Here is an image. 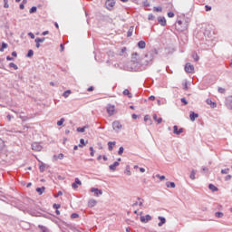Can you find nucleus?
<instances>
[{
	"label": "nucleus",
	"mask_w": 232,
	"mask_h": 232,
	"mask_svg": "<svg viewBox=\"0 0 232 232\" xmlns=\"http://www.w3.org/2000/svg\"><path fill=\"white\" fill-rule=\"evenodd\" d=\"M159 55V51L157 49H153L149 51L145 55L144 58L142 59V64L148 65L150 64V63L153 62L155 59V56Z\"/></svg>",
	"instance_id": "obj_1"
},
{
	"label": "nucleus",
	"mask_w": 232,
	"mask_h": 232,
	"mask_svg": "<svg viewBox=\"0 0 232 232\" xmlns=\"http://www.w3.org/2000/svg\"><path fill=\"white\" fill-rule=\"evenodd\" d=\"M129 72H139V63L131 61L128 63Z\"/></svg>",
	"instance_id": "obj_2"
},
{
	"label": "nucleus",
	"mask_w": 232,
	"mask_h": 232,
	"mask_svg": "<svg viewBox=\"0 0 232 232\" xmlns=\"http://www.w3.org/2000/svg\"><path fill=\"white\" fill-rule=\"evenodd\" d=\"M112 130L115 131V133H119L122 130V124H121V121H114L112 122Z\"/></svg>",
	"instance_id": "obj_3"
},
{
	"label": "nucleus",
	"mask_w": 232,
	"mask_h": 232,
	"mask_svg": "<svg viewBox=\"0 0 232 232\" xmlns=\"http://www.w3.org/2000/svg\"><path fill=\"white\" fill-rule=\"evenodd\" d=\"M32 150L34 151H41V150H43V146L39 142H34L32 143Z\"/></svg>",
	"instance_id": "obj_4"
},
{
	"label": "nucleus",
	"mask_w": 232,
	"mask_h": 232,
	"mask_svg": "<svg viewBox=\"0 0 232 232\" xmlns=\"http://www.w3.org/2000/svg\"><path fill=\"white\" fill-rule=\"evenodd\" d=\"M113 6H115L114 0H107L105 2V7L107 8V10H111V8H113Z\"/></svg>",
	"instance_id": "obj_5"
},
{
	"label": "nucleus",
	"mask_w": 232,
	"mask_h": 232,
	"mask_svg": "<svg viewBox=\"0 0 232 232\" xmlns=\"http://www.w3.org/2000/svg\"><path fill=\"white\" fill-rule=\"evenodd\" d=\"M140 220L143 224H148V222H150V220H151V217L150 216V214H147L146 216H141L140 218Z\"/></svg>",
	"instance_id": "obj_6"
},
{
	"label": "nucleus",
	"mask_w": 232,
	"mask_h": 232,
	"mask_svg": "<svg viewBox=\"0 0 232 232\" xmlns=\"http://www.w3.org/2000/svg\"><path fill=\"white\" fill-rule=\"evenodd\" d=\"M195 70V66H193L191 63H186L185 65V72L187 73H191Z\"/></svg>",
	"instance_id": "obj_7"
},
{
	"label": "nucleus",
	"mask_w": 232,
	"mask_h": 232,
	"mask_svg": "<svg viewBox=\"0 0 232 232\" xmlns=\"http://www.w3.org/2000/svg\"><path fill=\"white\" fill-rule=\"evenodd\" d=\"M173 133L175 135H180L181 133H184V129L183 128L179 129V126L175 125L173 126Z\"/></svg>",
	"instance_id": "obj_8"
},
{
	"label": "nucleus",
	"mask_w": 232,
	"mask_h": 232,
	"mask_svg": "<svg viewBox=\"0 0 232 232\" xmlns=\"http://www.w3.org/2000/svg\"><path fill=\"white\" fill-rule=\"evenodd\" d=\"M82 185V182H81V179H79V178H75L74 182L72 184V188H73V189H77V188Z\"/></svg>",
	"instance_id": "obj_9"
},
{
	"label": "nucleus",
	"mask_w": 232,
	"mask_h": 232,
	"mask_svg": "<svg viewBox=\"0 0 232 232\" xmlns=\"http://www.w3.org/2000/svg\"><path fill=\"white\" fill-rule=\"evenodd\" d=\"M226 106L228 108V110H232V96H228L226 99Z\"/></svg>",
	"instance_id": "obj_10"
},
{
	"label": "nucleus",
	"mask_w": 232,
	"mask_h": 232,
	"mask_svg": "<svg viewBox=\"0 0 232 232\" xmlns=\"http://www.w3.org/2000/svg\"><path fill=\"white\" fill-rule=\"evenodd\" d=\"M107 113H109L110 116L114 115L115 106L114 105H110L109 107H107Z\"/></svg>",
	"instance_id": "obj_11"
},
{
	"label": "nucleus",
	"mask_w": 232,
	"mask_h": 232,
	"mask_svg": "<svg viewBox=\"0 0 232 232\" xmlns=\"http://www.w3.org/2000/svg\"><path fill=\"white\" fill-rule=\"evenodd\" d=\"M160 222L158 223L159 227H162L164 224H166V218L160 216L158 217Z\"/></svg>",
	"instance_id": "obj_12"
},
{
	"label": "nucleus",
	"mask_w": 232,
	"mask_h": 232,
	"mask_svg": "<svg viewBox=\"0 0 232 232\" xmlns=\"http://www.w3.org/2000/svg\"><path fill=\"white\" fill-rule=\"evenodd\" d=\"M91 193H94L96 197H99V195H102V190L95 188H91Z\"/></svg>",
	"instance_id": "obj_13"
},
{
	"label": "nucleus",
	"mask_w": 232,
	"mask_h": 232,
	"mask_svg": "<svg viewBox=\"0 0 232 232\" xmlns=\"http://www.w3.org/2000/svg\"><path fill=\"white\" fill-rule=\"evenodd\" d=\"M118 166H121V163H119V161H115L113 164L109 166V169H111V171H115Z\"/></svg>",
	"instance_id": "obj_14"
},
{
	"label": "nucleus",
	"mask_w": 232,
	"mask_h": 232,
	"mask_svg": "<svg viewBox=\"0 0 232 232\" xmlns=\"http://www.w3.org/2000/svg\"><path fill=\"white\" fill-rule=\"evenodd\" d=\"M158 23L160 24V26H166V17L159 16L158 17Z\"/></svg>",
	"instance_id": "obj_15"
},
{
	"label": "nucleus",
	"mask_w": 232,
	"mask_h": 232,
	"mask_svg": "<svg viewBox=\"0 0 232 232\" xmlns=\"http://www.w3.org/2000/svg\"><path fill=\"white\" fill-rule=\"evenodd\" d=\"M190 121H195L196 119H198V113H196L195 111H191L189 114Z\"/></svg>",
	"instance_id": "obj_16"
},
{
	"label": "nucleus",
	"mask_w": 232,
	"mask_h": 232,
	"mask_svg": "<svg viewBox=\"0 0 232 232\" xmlns=\"http://www.w3.org/2000/svg\"><path fill=\"white\" fill-rule=\"evenodd\" d=\"M138 48H140V50H144V48H146V42L141 40L137 44Z\"/></svg>",
	"instance_id": "obj_17"
},
{
	"label": "nucleus",
	"mask_w": 232,
	"mask_h": 232,
	"mask_svg": "<svg viewBox=\"0 0 232 232\" xmlns=\"http://www.w3.org/2000/svg\"><path fill=\"white\" fill-rule=\"evenodd\" d=\"M95 206H97V200L90 199L88 201V208H95Z\"/></svg>",
	"instance_id": "obj_18"
},
{
	"label": "nucleus",
	"mask_w": 232,
	"mask_h": 232,
	"mask_svg": "<svg viewBox=\"0 0 232 232\" xmlns=\"http://www.w3.org/2000/svg\"><path fill=\"white\" fill-rule=\"evenodd\" d=\"M117 144L115 141H109L108 142V150L109 151H113V147Z\"/></svg>",
	"instance_id": "obj_19"
},
{
	"label": "nucleus",
	"mask_w": 232,
	"mask_h": 232,
	"mask_svg": "<svg viewBox=\"0 0 232 232\" xmlns=\"http://www.w3.org/2000/svg\"><path fill=\"white\" fill-rule=\"evenodd\" d=\"M53 159H54V160H63V159H64V154L60 153L59 155H54Z\"/></svg>",
	"instance_id": "obj_20"
},
{
	"label": "nucleus",
	"mask_w": 232,
	"mask_h": 232,
	"mask_svg": "<svg viewBox=\"0 0 232 232\" xmlns=\"http://www.w3.org/2000/svg\"><path fill=\"white\" fill-rule=\"evenodd\" d=\"M208 189H210V191H213V193H215V191H218V188H217L215 185L213 184H209L208 185Z\"/></svg>",
	"instance_id": "obj_21"
},
{
	"label": "nucleus",
	"mask_w": 232,
	"mask_h": 232,
	"mask_svg": "<svg viewBox=\"0 0 232 232\" xmlns=\"http://www.w3.org/2000/svg\"><path fill=\"white\" fill-rule=\"evenodd\" d=\"M39 229L41 232H50V230L48 229V227L43 226V225H39L38 226Z\"/></svg>",
	"instance_id": "obj_22"
},
{
	"label": "nucleus",
	"mask_w": 232,
	"mask_h": 232,
	"mask_svg": "<svg viewBox=\"0 0 232 232\" xmlns=\"http://www.w3.org/2000/svg\"><path fill=\"white\" fill-rule=\"evenodd\" d=\"M123 95H127L129 97V99H131V97H133V94H131V92H130V90L125 89L123 91Z\"/></svg>",
	"instance_id": "obj_23"
},
{
	"label": "nucleus",
	"mask_w": 232,
	"mask_h": 232,
	"mask_svg": "<svg viewBox=\"0 0 232 232\" xmlns=\"http://www.w3.org/2000/svg\"><path fill=\"white\" fill-rule=\"evenodd\" d=\"M126 52H127L126 47H123V48L120 51L119 55H121V57H126Z\"/></svg>",
	"instance_id": "obj_24"
},
{
	"label": "nucleus",
	"mask_w": 232,
	"mask_h": 232,
	"mask_svg": "<svg viewBox=\"0 0 232 232\" xmlns=\"http://www.w3.org/2000/svg\"><path fill=\"white\" fill-rule=\"evenodd\" d=\"M45 189H46V188L41 187V188H36V191H37V193H38L39 195H43V193H44Z\"/></svg>",
	"instance_id": "obj_25"
},
{
	"label": "nucleus",
	"mask_w": 232,
	"mask_h": 232,
	"mask_svg": "<svg viewBox=\"0 0 232 232\" xmlns=\"http://www.w3.org/2000/svg\"><path fill=\"white\" fill-rule=\"evenodd\" d=\"M6 48H8V44L3 42L2 45L0 47V52H5V50H6Z\"/></svg>",
	"instance_id": "obj_26"
},
{
	"label": "nucleus",
	"mask_w": 232,
	"mask_h": 232,
	"mask_svg": "<svg viewBox=\"0 0 232 232\" xmlns=\"http://www.w3.org/2000/svg\"><path fill=\"white\" fill-rule=\"evenodd\" d=\"M207 104H209L210 108H217V103H215L211 100H207Z\"/></svg>",
	"instance_id": "obj_27"
},
{
	"label": "nucleus",
	"mask_w": 232,
	"mask_h": 232,
	"mask_svg": "<svg viewBox=\"0 0 232 232\" xmlns=\"http://www.w3.org/2000/svg\"><path fill=\"white\" fill-rule=\"evenodd\" d=\"M70 94H72V91H71V90H67V91H65V92L63 93V96L65 99H68V97H70Z\"/></svg>",
	"instance_id": "obj_28"
},
{
	"label": "nucleus",
	"mask_w": 232,
	"mask_h": 232,
	"mask_svg": "<svg viewBox=\"0 0 232 232\" xmlns=\"http://www.w3.org/2000/svg\"><path fill=\"white\" fill-rule=\"evenodd\" d=\"M86 128H88V126L79 127V128H77L76 130H77L79 133H84V131H86Z\"/></svg>",
	"instance_id": "obj_29"
},
{
	"label": "nucleus",
	"mask_w": 232,
	"mask_h": 232,
	"mask_svg": "<svg viewBox=\"0 0 232 232\" xmlns=\"http://www.w3.org/2000/svg\"><path fill=\"white\" fill-rule=\"evenodd\" d=\"M175 186H176L175 182H171V181H167L166 182V187L167 188H175Z\"/></svg>",
	"instance_id": "obj_30"
},
{
	"label": "nucleus",
	"mask_w": 232,
	"mask_h": 232,
	"mask_svg": "<svg viewBox=\"0 0 232 232\" xmlns=\"http://www.w3.org/2000/svg\"><path fill=\"white\" fill-rule=\"evenodd\" d=\"M195 175H197V170L195 169H192L191 173H190V176H189V179H191V180H195Z\"/></svg>",
	"instance_id": "obj_31"
},
{
	"label": "nucleus",
	"mask_w": 232,
	"mask_h": 232,
	"mask_svg": "<svg viewBox=\"0 0 232 232\" xmlns=\"http://www.w3.org/2000/svg\"><path fill=\"white\" fill-rule=\"evenodd\" d=\"M44 41H46L45 37H42V38H35L34 43H44Z\"/></svg>",
	"instance_id": "obj_32"
},
{
	"label": "nucleus",
	"mask_w": 232,
	"mask_h": 232,
	"mask_svg": "<svg viewBox=\"0 0 232 232\" xmlns=\"http://www.w3.org/2000/svg\"><path fill=\"white\" fill-rule=\"evenodd\" d=\"M25 57H27V58L34 57V50L30 49V50L27 52Z\"/></svg>",
	"instance_id": "obj_33"
},
{
	"label": "nucleus",
	"mask_w": 232,
	"mask_h": 232,
	"mask_svg": "<svg viewBox=\"0 0 232 232\" xmlns=\"http://www.w3.org/2000/svg\"><path fill=\"white\" fill-rule=\"evenodd\" d=\"M192 58L194 59L195 63L198 62V59H200L198 57V54H197V53H192Z\"/></svg>",
	"instance_id": "obj_34"
},
{
	"label": "nucleus",
	"mask_w": 232,
	"mask_h": 232,
	"mask_svg": "<svg viewBox=\"0 0 232 232\" xmlns=\"http://www.w3.org/2000/svg\"><path fill=\"white\" fill-rule=\"evenodd\" d=\"M9 68H14V70H19V67L17 66V64L14 63H9Z\"/></svg>",
	"instance_id": "obj_35"
},
{
	"label": "nucleus",
	"mask_w": 232,
	"mask_h": 232,
	"mask_svg": "<svg viewBox=\"0 0 232 232\" xmlns=\"http://www.w3.org/2000/svg\"><path fill=\"white\" fill-rule=\"evenodd\" d=\"M84 146H86V142L84 141V139H81L79 148H84Z\"/></svg>",
	"instance_id": "obj_36"
},
{
	"label": "nucleus",
	"mask_w": 232,
	"mask_h": 232,
	"mask_svg": "<svg viewBox=\"0 0 232 232\" xmlns=\"http://www.w3.org/2000/svg\"><path fill=\"white\" fill-rule=\"evenodd\" d=\"M64 118H61L60 121H57V126H63L64 124Z\"/></svg>",
	"instance_id": "obj_37"
},
{
	"label": "nucleus",
	"mask_w": 232,
	"mask_h": 232,
	"mask_svg": "<svg viewBox=\"0 0 232 232\" xmlns=\"http://www.w3.org/2000/svg\"><path fill=\"white\" fill-rule=\"evenodd\" d=\"M35 12H37V6H33V7L29 10V14H35Z\"/></svg>",
	"instance_id": "obj_38"
},
{
	"label": "nucleus",
	"mask_w": 232,
	"mask_h": 232,
	"mask_svg": "<svg viewBox=\"0 0 232 232\" xmlns=\"http://www.w3.org/2000/svg\"><path fill=\"white\" fill-rule=\"evenodd\" d=\"M215 216H216L218 218H222V217H224V213H222V212H216V213H215Z\"/></svg>",
	"instance_id": "obj_39"
},
{
	"label": "nucleus",
	"mask_w": 232,
	"mask_h": 232,
	"mask_svg": "<svg viewBox=\"0 0 232 232\" xmlns=\"http://www.w3.org/2000/svg\"><path fill=\"white\" fill-rule=\"evenodd\" d=\"M128 37H131V35H133V27H130L128 31Z\"/></svg>",
	"instance_id": "obj_40"
},
{
	"label": "nucleus",
	"mask_w": 232,
	"mask_h": 232,
	"mask_svg": "<svg viewBox=\"0 0 232 232\" xmlns=\"http://www.w3.org/2000/svg\"><path fill=\"white\" fill-rule=\"evenodd\" d=\"M125 175H128L130 177V175H131V171L130 170V166H127V169H125Z\"/></svg>",
	"instance_id": "obj_41"
},
{
	"label": "nucleus",
	"mask_w": 232,
	"mask_h": 232,
	"mask_svg": "<svg viewBox=\"0 0 232 232\" xmlns=\"http://www.w3.org/2000/svg\"><path fill=\"white\" fill-rule=\"evenodd\" d=\"M124 153V147H120L118 150V155H122Z\"/></svg>",
	"instance_id": "obj_42"
},
{
	"label": "nucleus",
	"mask_w": 232,
	"mask_h": 232,
	"mask_svg": "<svg viewBox=\"0 0 232 232\" xmlns=\"http://www.w3.org/2000/svg\"><path fill=\"white\" fill-rule=\"evenodd\" d=\"M148 19H149V21H154L155 20V15H153V14H150L148 15Z\"/></svg>",
	"instance_id": "obj_43"
},
{
	"label": "nucleus",
	"mask_w": 232,
	"mask_h": 232,
	"mask_svg": "<svg viewBox=\"0 0 232 232\" xmlns=\"http://www.w3.org/2000/svg\"><path fill=\"white\" fill-rule=\"evenodd\" d=\"M4 8H10V5H8V0H4Z\"/></svg>",
	"instance_id": "obj_44"
},
{
	"label": "nucleus",
	"mask_w": 232,
	"mask_h": 232,
	"mask_svg": "<svg viewBox=\"0 0 232 232\" xmlns=\"http://www.w3.org/2000/svg\"><path fill=\"white\" fill-rule=\"evenodd\" d=\"M222 175H227L229 173V169H221Z\"/></svg>",
	"instance_id": "obj_45"
},
{
	"label": "nucleus",
	"mask_w": 232,
	"mask_h": 232,
	"mask_svg": "<svg viewBox=\"0 0 232 232\" xmlns=\"http://www.w3.org/2000/svg\"><path fill=\"white\" fill-rule=\"evenodd\" d=\"M157 179H160V180H166V176H160V174L156 175Z\"/></svg>",
	"instance_id": "obj_46"
},
{
	"label": "nucleus",
	"mask_w": 232,
	"mask_h": 232,
	"mask_svg": "<svg viewBox=\"0 0 232 232\" xmlns=\"http://www.w3.org/2000/svg\"><path fill=\"white\" fill-rule=\"evenodd\" d=\"M218 92L219 93H226V89H224V88H222V87H218Z\"/></svg>",
	"instance_id": "obj_47"
},
{
	"label": "nucleus",
	"mask_w": 232,
	"mask_h": 232,
	"mask_svg": "<svg viewBox=\"0 0 232 232\" xmlns=\"http://www.w3.org/2000/svg\"><path fill=\"white\" fill-rule=\"evenodd\" d=\"M90 151H91V157H94L95 156V150H93V147H90Z\"/></svg>",
	"instance_id": "obj_48"
},
{
	"label": "nucleus",
	"mask_w": 232,
	"mask_h": 232,
	"mask_svg": "<svg viewBox=\"0 0 232 232\" xmlns=\"http://www.w3.org/2000/svg\"><path fill=\"white\" fill-rule=\"evenodd\" d=\"M45 168H46V167H45L44 165H40V166H39L40 172H41V173H44Z\"/></svg>",
	"instance_id": "obj_49"
},
{
	"label": "nucleus",
	"mask_w": 232,
	"mask_h": 232,
	"mask_svg": "<svg viewBox=\"0 0 232 232\" xmlns=\"http://www.w3.org/2000/svg\"><path fill=\"white\" fill-rule=\"evenodd\" d=\"M180 102H181L185 106H188V100H186V98H181Z\"/></svg>",
	"instance_id": "obj_50"
},
{
	"label": "nucleus",
	"mask_w": 232,
	"mask_h": 232,
	"mask_svg": "<svg viewBox=\"0 0 232 232\" xmlns=\"http://www.w3.org/2000/svg\"><path fill=\"white\" fill-rule=\"evenodd\" d=\"M3 148H5V141L0 139V151L3 150Z\"/></svg>",
	"instance_id": "obj_51"
},
{
	"label": "nucleus",
	"mask_w": 232,
	"mask_h": 232,
	"mask_svg": "<svg viewBox=\"0 0 232 232\" xmlns=\"http://www.w3.org/2000/svg\"><path fill=\"white\" fill-rule=\"evenodd\" d=\"M148 121H150V122H151V119L150 118V115L144 116V121L148 122Z\"/></svg>",
	"instance_id": "obj_52"
},
{
	"label": "nucleus",
	"mask_w": 232,
	"mask_h": 232,
	"mask_svg": "<svg viewBox=\"0 0 232 232\" xmlns=\"http://www.w3.org/2000/svg\"><path fill=\"white\" fill-rule=\"evenodd\" d=\"M71 218H79V214H77V213H72V214L71 215Z\"/></svg>",
	"instance_id": "obj_53"
},
{
	"label": "nucleus",
	"mask_w": 232,
	"mask_h": 232,
	"mask_svg": "<svg viewBox=\"0 0 232 232\" xmlns=\"http://www.w3.org/2000/svg\"><path fill=\"white\" fill-rule=\"evenodd\" d=\"M63 191H58L57 194L54 195V198H58V197H62Z\"/></svg>",
	"instance_id": "obj_54"
},
{
	"label": "nucleus",
	"mask_w": 232,
	"mask_h": 232,
	"mask_svg": "<svg viewBox=\"0 0 232 232\" xmlns=\"http://www.w3.org/2000/svg\"><path fill=\"white\" fill-rule=\"evenodd\" d=\"M53 208L54 209H59V208H61V205L54 203V204L53 205Z\"/></svg>",
	"instance_id": "obj_55"
},
{
	"label": "nucleus",
	"mask_w": 232,
	"mask_h": 232,
	"mask_svg": "<svg viewBox=\"0 0 232 232\" xmlns=\"http://www.w3.org/2000/svg\"><path fill=\"white\" fill-rule=\"evenodd\" d=\"M168 17H175V13H173V12H169L168 13Z\"/></svg>",
	"instance_id": "obj_56"
},
{
	"label": "nucleus",
	"mask_w": 232,
	"mask_h": 232,
	"mask_svg": "<svg viewBox=\"0 0 232 232\" xmlns=\"http://www.w3.org/2000/svg\"><path fill=\"white\" fill-rule=\"evenodd\" d=\"M232 179V176L231 175H227L226 178H225V180L226 182L229 181V179Z\"/></svg>",
	"instance_id": "obj_57"
},
{
	"label": "nucleus",
	"mask_w": 232,
	"mask_h": 232,
	"mask_svg": "<svg viewBox=\"0 0 232 232\" xmlns=\"http://www.w3.org/2000/svg\"><path fill=\"white\" fill-rule=\"evenodd\" d=\"M155 12H162V7H154Z\"/></svg>",
	"instance_id": "obj_58"
},
{
	"label": "nucleus",
	"mask_w": 232,
	"mask_h": 232,
	"mask_svg": "<svg viewBox=\"0 0 232 232\" xmlns=\"http://www.w3.org/2000/svg\"><path fill=\"white\" fill-rule=\"evenodd\" d=\"M28 35L31 39H35V34H34V33H28Z\"/></svg>",
	"instance_id": "obj_59"
},
{
	"label": "nucleus",
	"mask_w": 232,
	"mask_h": 232,
	"mask_svg": "<svg viewBox=\"0 0 232 232\" xmlns=\"http://www.w3.org/2000/svg\"><path fill=\"white\" fill-rule=\"evenodd\" d=\"M183 90H185L186 92H188V82H186L183 85Z\"/></svg>",
	"instance_id": "obj_60"
},
{
	"label": "nucleus",
	"mask_w": 232,
	"mask_h": 232,
	"mask_svg": "<svg viewBox=\"0 0 232 232\" xmlns=\"http://www.w3.org/2000/svg\"><path fill=\"white\" fill-rule=\"evenodd\" d=\"M206 12H211V6L209 5H205Z\"/></svg>",
	"instance_id": "obj_61"
},
{
	"label": "nucleus",
	"mask_w": 232,
	"mask_h": 232,
	"mask_svg": "<svg viewBox=\"0 0 232 232\" xmlns=\"http://www.w3.org/2000/svg\"><path fill=\"white\" fill-rule=\"evenodd\" d=\"M182 24H183L182 20H179L177 21L176 26H181Z\"/></svg>",
	"instance_id": "obj_62"
},
{
	"label": "nucleus",
	"mask_w": 232,
	"mask_h": 232,
	"mask_svg": "<svg viewBox=\"0 0 232 232\" xmlns=\"http://www.w3.org/2000/svg\"><path fill=\"white\" fill-rule=\"evenodd\" d=\"M6 61H14V57L6 56Z\"/></svg>",
	"instance_id": "obj_63"
},
{
	"label": "nucleus",
	"mask_w": 232,
	"mask_h": 232,
	"mask_svg": "<svg viewBox=\"0 0 232 232\" xmlns=\"http://www.w3.org/2000/svg\"><path fill=\"white\" fill-rule=\"evenodd\" d=\"M149 101H155V96L150 95V96L149 97Z\"/></svg>",
	"instance_id": "obj_64"
}]
</instances>
